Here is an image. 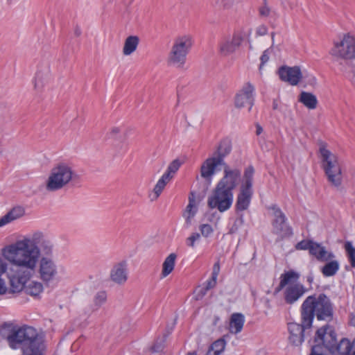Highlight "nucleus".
<instances>
[{
    "label": "nucleus",
    "mask_w": 355,
    "mask_h": 355,
    "mask_svg": "<svg viewBox=\"0 0 355 355\" xmlns=\"http://www.w3.org/2000/svg\"><path fill=\"white\" fill-rule=\"evenodd\" d=\"M50 78L49 67L46 65L44 69H38L35 74L34 87L35 89L40 90L48 83Z\"/></svg>",
    "instance_id": "23"
},
{
    "label": "nucleus",
    "mask_w": 355,
    "mask_h": 355,
    "mask_svg": "<svg viewBox=\"0 0 355 355\" xmlns=\"http://www.w3.org/2000/svg\"><path fill=\"white\" fill-rule=\"evenodd\" d=\"M76 34H77L78 35H80V32H79V31H76Z\"/></svg>",
    "instance_id": "59"
},
{
    "label": "nucleus",
    "mask_w": 355,
    "mask_h": 355,
    "mask_svg": "<svg viewBox=\"0 0 355 355\" xmlns=\"http://www.w3.org/2000/svg\"><path fill=\"white\" fill-rule=\"evenodd\" d=\"M271 37H272V40L273 42L274 41V37H275V33H271Z\"/></svg>",
    "instance_id": "55"
},
{
    "label": "nucleus",
    "mask_w": 355,
    "mask_h": 355,
    "mask_svg": "<svg viewBox=\"0 0 355 355\" xmlns=\"http://www.w3.org/2000/svg\"><path fill=\"white\" fill-rule=\"evenodd\" d=\"M348 259L352 267L355 268V255H351L348 257Z\"/></svg>",
    "instance_id": "52"
},
{
    "label": "nucleus",
    "mask_w": 355,
    "mask_h": 355,
    "mask_svg": "<svg viewBox=\"0 0 355 355\" xmlns=\"http://www.w3.org/2000/svg\"><path fill=\"white\" fill-rule=\"evenodd\" d=\"M319 152L328 181L332 185L339 187L342 183V172L336 155L329 150L324 143L320 144Z\"/></svg>",
    "instance_id": "6"
},
{
    "label": "nucleus",
    "mask_w": 355,
    "mask_h": 355,
    "mask_svg": "<svg viewBox=\"0 0 355 355\" xmlns=\"http://www.w3.org/2000/svg\"><path fill=\"white\" fill-rule=\"evenodd\" d=\"M330 322L334 318V304L324 293L308 296L301 306V319L305 327H311L314 317Z\"/></svg>",
    "instance_id": "3"
},
{
    "label": "nucleus",
    "mask_w": 355,
    "mask_h": 355,
    "mask_svg": "<svg viewBox=\"0 0 355 355\" xmlns=\"http://www.w3.org/2000/svg\"><path fill=\"white\" fill-rule=\"evenodd\" d=\"M250 201H237L236 208L237 211H244L248 208Z\"/></svg>",
    "instance_id": "43"
},
{
    "label": "nucleus",
    "mask_w": 355,
    "mask_h": 355,
    "mask_svg": "<svg viewBox=\"0 0 355 355\" xmlns=\"http://www.w3.org/2000/svg\"><path fill=\"white\" fill-rule=\"evenodd\" d=\"M345 250L347 254V257L355 255V248L352 245L350 241H347L345 243Z\"/></svg>",
    "instance_id": "42"
},
{
    "label": "nucleus",
    "mask_w": 355,
    "mask_h": 355,
    "mask_svg": "<svg viewBox=\"0 0 355 355\" xmlns=\"http://www.w3.org/2000/svg\"><path fill=\"white\" fill-rule=\"evenodd\" d=\"M107 301V294L105 291L97 292L93 298V302L91 305L92 311L98 310Z\"/></svg>",
    "instance_id": "31"
},
{
    "label": "nucleus",
    "mask_w": 355,
    "mask_h": 355,
    "mask_svg": "<svg viewBox=\"0 0 355 355\" xmlns=\"http://www.w3.org/2000/svg\"><path fill=\"white\" fill-rule=\"evenodd\" d=\"M299 278V273L294 270L285 272L280 276V282L276 290L279 292L285 288L284 296L286 304H294L307 292L304 286L297 282Z\"/></svg>",
    "instance_id": "5"
},
{
    "label": "nucleus",
    "mask_w": 355,
    "mask_h": 355,
    "mask_svg": "<svg viewBox=\"0 0 355 355\" xmlns=\"http://www.w3.org/2000/svg\"><path fill=\"white\" fill-rule=\"evenodd\" d=\"M311 327H305L304 324L302 322V324L296 322H289L288 324V330L289 332V341L294 345H300L304 341V333L306 329H309Z\"/></svg>",
    "instance_id": "17"
},
{
    "label": "nucleus",
    "mask_w": 355,
    "mask_h": 355,
    "mask_svg": "<svg viewBox=\"0 0 355 355\" xmlns=\"http://www.w3.org/2000/svg\"><path fill=\"white\" fill-rule=\"evenodd\" d=\"M208 291H209V289H207V288L205 286H204L200 288V290L198 292V295L200 296V297H202L203 296H205L207 294Z\"/></svg>",
    "instance_id": "50"
},
{
    "label": "nucleus",
    "mask_w": 355,
    "mask_h": 355,
    "mask_svg": "<svg viewBox=\"0 0 355 355\" xmlns=\"http://www.w3.org/2000/svg\"><path fill=\"white\" fill-rule=\"evenodd\" d=\"M201 234L205 237H208L213 232V228L209 224H202L200 226Z\"/></svg>",
    "instance_id": "41"
},
{
    "label": "nucleus",
    "mask_w": 355,
    "mask_h": 355,
    "mask_svg": "<svg viewBox=\"0 0 355 355\" xmlns=\"http://www.w3.org/2000/svg\"><path fill=\"white\" fill-rule=\"evenodd\" d=\"M241 176L240 168L225 166L223 175L217 182L210 200H233L234 191Z\"/></svg>",
    "instance_id": "4"
},
{
    "label": "nucleus",
    "mask_w": 355,
    "mask_h": 355,
    "mask_svg": "<svg viewBox=\"0 0 355 355\" xmlns=\"http://www.w3.org/2000/svg\"><path fill=\"white\" fill-rule=\"evenodd\" d=\"M243 37L239 33H234L232 37L223 40L219 44V52L223 56L234 53L240 46Z\"/></svg>",
    "instance_id": "15"
},
{
    "label": "nucleus",
    "mask_w": 355,
    "mask_h": 355,
    "mask_svg": "<svg viewBox=\"0 0 355 355\" xmlns=\"http://www.w3.org/2000/svg\"><path fill=\"white\" fill-rule=\"evenodd\" d=\"M232 201H208V205L209 208L214 209L217 208L220 212H223L232 205Z\"/></svg>",
    "instance_id": "36"
},
{
    "label": "nucleus",
    "mask_w": 355,
    "mask_h": 355,
    "mask_svg": "<svg viewBox=\"0 0 355 355\" xmlns=\"http://www.w3.org/2000/svg\"><path fill=\"white\" fill-rule=\"evenodd\" d=\"M310 355H326L323 352V348L319 345H315L311 348V352Z\"/></svg>",
    "instance_id": "44"
},
{
    "label": "nucleus",
    "mask_w": 355,
    "mask_h": 355,
    "mask_svg": "<svg viewBox=\"0 0 355 355\" xmlns=\"http://www.w3.org/2000/svg\"><path fill=\"white\" fill-rule=\"evenodd\" d=\"M314 243L313 241H306L303 240L299 243H297L295 245V248L297 250H309L310 252L311 247L312 246V244Z\"/></svg>",
    "instance_id": "39"
},
{
    "label": "nucleus",
    "mask_w": 355,
    "mask_h": 355,
    "mask_svg": "<svg viewBox=\"0 0 355 355\" xmlns=\"http://www.w3.org/2000/svg\"><path fill=\"white\" fill-rule=\"evenodd\" d=\"M268 33V28L265 26H260L257 28L256 33L258 35L263 36L266 35Z\"/></svg>",
    "instance_id": "48"
},
{
    "label": "nucleus",
    "mask_w": 355,
    "mask_h": 355,
    "mask_svg": "<svg viewBox=\"0 0 355 355\" xmlns=\"http://www.w3.org/2000/svg\"><path fill=\"white\" fill-rule=\"evenodd\" d=\"M235 230L233 229V227L231 229L230 232L233 233Z\"/></svg>",
    "instance_id": "56"
},
{
    "label": "nucleus",
    "mask_w": 355,
    "mask_h": 355,
    "mask_svg": "<svg viewBox=\"0 0 355 355\" xmlns=\"http://www.w3.org/2000/svg\"><path fill=\"white\" fill-rule=\"evenodd\" d=\"M182 162H181L179 159H175L173 160L167 167L166 172L163 174L165 176H167L168 178L172 180L179 170L180 167L182 166Z\"/></svg>",
    "instance_id": "34"
},
{
    "label": "nucleus",
    "mask_w": 355,
    "mask_h": 355,
    "mask_svg": "<svg viewBox=\"0 0 355 355\" xmlns=\"http://www.w3.org/2000/svg\"><path fill=\"white\" fill-rule=\"evenodd\" d=\"M329 352L332 355H355V338L351 342L343 338L333 346Z\"/></svg>",
    "instance_id": "19"
},
{
    "label": "nucleus",
    "mask_w": 355,
    "mask_h": 355,
    "mask_svg": "<svg viewBox=\"0 0 355 355\" xmlns=\"http://www.w3.org/2000/svg\"><path fill=\"white\" fill-rule=\"evenodd\" d=\"M244 322L245 318L243 314L239 313H233L230 321V332L234 334L240 333L243 329Z\"/></svg>",
    "instance_id": "24"
},
{
    "label": "nucleus",
    "mask_w": 355,
    "mask_h": 355,
    "mask_svg": "<svg viewBox=\"0 0 355 355\" xmlns=\"http://www.w3.org/2000/svg\"><path fill=\"white\" fill-rule=\"evenodd\" d=\"M322 268V272L325 277L334 275L339 270V263L336 260H329Z\"/></svg>",
    "instance_id": "32"
},
{
    "label": "nucleus",
    "mask_w": 355,
    "mask_h": 355,
    "mask_svg": "<svg viewBox=\"0 0 355 355\" xmlns=\"http://www.w3.org/2000/svg\"><path fill=\"white\" fill-rule=\"evenodd\" d=\"M275 219L272 221V232L278 236L280 239L292 235L291 227L286 223V216L282 211L275 205L268 207Z\"/></svg>",
    "instance_id": "11"
},
{
    "label": "nucleus",
    "mask_w": 355,
    "mask_h": 355,
    "mask_svg": "<svg viewBox=\"0 0 355 355\" xmlns=\"http://www.w3.org/2000/svg\"><path fill=\"white\" fill-rule=\"evenodd\" d=\"M254 174V168L252 166H248L245 169L236 200H250L252 198Z\"/></svg>",
    "instance_id": "12"
},
{
    "label": "nucleus",
    "mask_w": 355,
    "mask_h": 355,
    "mask_svg": "<svg viewBox=\"0 0 355 355\" xmlns=\"http://www.w3.org/2000/svg\"><path fill=\"white\" fill-rule=\"evenodd\" d=\"M309 253L322 262L328 261L335 257L332 252L327 251L325 247L316 242L312 244Z\"/></svg>",
    "instance_id": "21"
},
{
    "label": "nucleus",
    "mask_w": 355,
    "mask_h": 355,
    "mask_svg": "<svg viewBox=\"0 0 355 355\" xmlns=\"http://www.w3.org/2000/svg\"><path fill=\"white\" fill-rule=\"evenodd\" d=\"M263 132V128L259 124H256V134L257 135H259Z\"/></svg>",
    "instance_id": "53"
},
{
    "label": "nucleus",
    "mask_w": 355,
    "mask_h": 355,
    "mask_svg": "<svg viewBox=\"0 0 355 355\" xmlns=\"http://www.w3.org/2000/svg\"><path fill=\"white\" fill-rule=\"evenodd\" d=\"M279 78L282 80L296 85L302 78V73L298 67H282L279 70Z\"/></svg>",
    "instance_id": "18"
},
{
    "label": "nucleus",
    "mask_w": 355,
    "mask_h": 355,
    "mask_svg": "<svg viewBox=\"0 0 355 355\" xmlns=\"http://www.w3.org/2000/svg\"><path fill=\"white\" fill-rule=\"evenodd\" d=\"M269 49H266L263 51L262 55L261 56V64L259 67V70H261L262 67L269 60Z\"/></svg>",
    "instance_id": "45"
},
{
    "label": "nucleus",
    "mask_w": 355,
    "mask_h": 355,
    "mask_svg": "<svg viewBox=\"0 0 355 355\" xmlns=\"http://www.w3.org/2000/svg\"><path fill=\"white\" fill-rule=\"evenodd\" d=\"M110 278L118 284H123L127 281L128 272L125 262H121L114 266L110 272Z\"/></svg>",
    "instance_id": "20"
},
{
    "label": "nucleus",
    "mask_w": 355,
    "mask_h": 355,
    "mask_svg": "<svg viewBox=\"0 0 355 355\" xmlns=\"http://www.w3.org/2000/svg\"><path fill=\"white\" fill-rule=\"evenodd\" d=\"M232 150L231 143L229 140L224 139L221 141L216 149L211 156L217 162L220 161V164H222L223 168L225 166H228L224 161L225 157L229 155Z\"/></svg>",
    "instance_id": "22"
},
{
    "label": "nucleus",
    "mask_w": 355,
    "mask_h": 355,
    "mask_svg": "<svg viewBox=\"0 0 355 355\" xmlns=\"http://www.w3.org/2000/svg\"><path fill=\"white\" fill-rule=\"evenodd\" d=\"M205 196L204 195H201V196H199L198 198H204Z\"/></svg>",
    "instance_id": "57"
},
{
    "label": "nucleus",
    "mask_w": 355,
    "mask_h": 355,
    "mask_svg": "<svg viewBox=\"0 0 355 355\" xmlns=\"http://www.w3.org/2000/svg\"><path fill=\"white\" fill-rule=\"evenodd\" d=\"M225 345L224 339H218L210 345L206 355H220L225 348Z\"/></svg>",
    "instance_id": "30"
},
{
    "label": "nucleus",
    "mask_w": 355,
    "mask_h": 355,
    "mask_svg": "<svg viewBox=\"0 0 355 355\" xmlns=\"http://www.w3.org/2000/svg\"><path fill=\"white\" fill-rule=\"evenodd\" d=\"M24 209L21 206L13 207L7 214L0 218V227L22 216Z\"/></svg>",
    "instance_id": "27"
},
{
    "label": "nucleus",
    "mask_w": 355,
    "mask_h": 355,
    "mask_svg": "<svg viewBox=\"0 0 355 355\" xmlns=\"http://www.w3.org/2000/svg\"><path fill=\"white\" fill-rule=\"evenodd\" d=\"M36 274L44 283L53 282L58 275V266L56 261L51 257H42L37 263L36 270L28 278V281Z\"/></svg>",
    "instance_id": "9"
},
{
    "label": "nucleus",
    "mask_w": 355,
    "mask_h": 355,
    "mask_svg": "<svg viewBox=\"0 0 355 355\" xmlns=\"http://www.w3.org/2000/svg\"><path fill=\"white\" fill-rule=\"evenodd\" d=\"M216 281L217 278H214L213 277H211L210 279L206 282L205 286L207 288V289L210 290L216 286Z\"/></svg>",
    "instance_id": "47"
},
{
    "label": "nucleus",
    "mask_w": 355,
    "mask_h": 355,
    "mask_svg": "<svg viewBox=\"0 0 355 355\" xmlns=\"http://www.w3.org/2000/svg\"><path fill=\"white\" fill-rule=\"evenodd\" d=\"M259 15L263 17H267L270 16L272 14H275V12L272 11L266 3H264L263 6H261L259 8Z\"/></svg>",
    "instance_id": "38"
},
{
    "label": "nucleus",
    "mask_w": 355,
    "mask_h": 355,
    "mask_svg": "<svg viewBox=\"0 0 355 355\" xmlns=\"http://www.w3.org/2000/svg\"><path fill=\"white\" fill-rule=\"evenodd\" d=\"M254 86L250 83H245L236 94L235 107L237 108L248 107L250 112L254 105Z\"/></svg>",
    "instance_id": "14"
},
{
    "label": "nucleus",
    "mask_w": 355,
    "mask_h": 355,
    "mask_svg": "<svg viewBox=\"0 0 355 355\" xmlns=\"http://www.w3.org/2000/svg\"><path fill=\"white\" fill-rule=\"evenodd\" d=\"M1 328L9 331L6 340L12 349H21L22 355H43L44 339L35 328L16 327L11 322H4Z\"/></svg>",
    "instance_id": "2"
},
{
    "label": "nucleus",
    "mask_w": 355,
    "mask_h": 355,
    "mask_svg": "<svg viewBox=\"0 0 355 355\" xmlns=\"http://www.w3.org/2000/svg\"><path fill=\"white\" fill-rule=\"evenodd\" d=\"M172 180L168 178L167 176L162 175V177L158 180L157 184L153 189L154 198H157L166 184L170 182Z\"/></svg>",
    "instance_id": "33"
},
{
    "label": "nucleus",
    "mask_w": 355,
    "mask_h": 355,
    "mask_svg": "<svg viewBox=\"0 0 355 355\" xmlns=\"http://www.w3.org/2000/svg\"><path fill=\"white\" fill-rule=\"evenodd\" d=\"M74 172L67 164L61 162L55 165L51 170L46 181V189L55 191L67 186L72 180Z\"/></svg>",
    "instance_id": "7"
},
{
    "label": "nucleus",
    "mask_w": 355,
    "mask_h": 355,
    "mask_svg": "<svg viewBox=\"0 0 355 355\" xmlns=\"http://www.w3.org/2000/svg\"><path fill=\"white\" fill-rule=\"evenodd\" d=\"M140 39L137 35H130L124 41L122 52L124 55H130L137 49Z\"/></svg>",
    "instance_id": "25"
},
{
    "label": "nucleus",
    "mask_w": 355,
    "mask_h": 355,
    "mask_svg": "<svg viewBox=\"0 0 355 355\" xmlns=\"http://www.w3.org/2000/svg\"><path fill=\"white\" fill-rule=\"evenodd\" d=\"M199 202L200 201H189L188 205L182 213V216L185 219L187 227L191 225L192 219L198 211Z\"/></svg>",
    "instance_id": "26"
},
{
    "label": "nucleus",
    "mask_w": 355,
    "mask_h": 355,
    "mask_svg": "<svg viewBox=\"0 0 355 355\" xmlns=\"http://www.w3.org/2000/svg\"><path fill=\"white\" fill-rule=\"evenodd\" d=\"M299 102L310 110H314L318 105L316 96L310 92H302L298 98Z\"/></svg>",
    "instance_id": "28"
},
{
    "label": "nucleus",
    "mask_w": 355,
    "mask_h": 355,
    "mask_svg": "<svg viewBox=\"0 0 355 355\" xmlns=\"http://www.w3.org/2000/svg\"><path fill=\"white\" fill-rule=\"evenodd\" d=\"M187 355H197V352L196 351L188 352Z\"/></svg>",
    "instance_id": "54"
},
{
    "label": "nucleus",
    "mask_w": 355,
    "mask_h": 355,
    "mask_svg": "<svg viewBox=\"0 0 355 355\" xmlns=\"http://www.w3.org/2000/svg\"><path fill=\"white\" fill-rule=\"evenodd\" d=\"M53 250V242L42 232H36L10 244L7 254L9 259L19 266L23 278L27 283L36 270L40 259L42 257L52 258Z\"/></svg>",
    "instance_id": "1"
},
{
    "label": "nucleus",
    "mask_w": 355,
    "mask_h": 355,
    "mask_svg": "<svg viewBox=\"0 0 355 355\" xmlns=\"http://www.w3.org/2000/svg\"><path fill=\"white\" fill-rule=\"evenodd\" d=\"M165 341L166 338L162 337L161 338H158L155 342L154 345L151 347V350L153 352H162L165 347Z\"/></svg>",
    "instance_id": "37"
},
{
    "label": "nucleus",
    "mask_w": 355,
    "mask_h": 355,
    "mask_svg": "<svg viewBox=\"0 0 355 355\" xmlns=\"http://www.w3.org/2000/svg\"><path fill=\"white\" fill-rule=\"evenodd\" d=\"M8 3H10L11 0H6Z\"/></svg>",
    "instance_id": "58"
},
{
    "label": "nucleus",
    "mask_w": 355,
    "mask_h": 355,
    "mask_svg": "<svg viewBox=\"0 0 355 355\" xmlns=\"http://www.w3.org/2000/svg\"><path fill=\"white\" fill-rule=\"evenodd\" d=\"M334 56L343 59H352L355 58V37L346 35L340 42L335 43L331 50Z\"/></svg>",
    "instance_id": "10"
},
{
    "label": "nucleus",
    "mask_w": 355,
    "mask_h": 355,
    "mask_svg": "<svg viewBox=\"0 0 355 355\" xmlns=\"http://www.w3.org/2000/svg\"><path fill=\"white\" fill-rule=\"evenodd\" d=\"M200 238V235L198 233H192L190 236L186 239L187 245L194 248L196 241H198Z\"/></svg>",
    "instance_id": "40"
},
{
    "label": "nucleus",
    "mask_w": 355,
    "mask_h": 355,
    "mask_svg": "<svg viewBox=\"0 0 355 355\" xmlns=\"http://www.w3.org/2000/svg\"><path fill=\"white\" fill-rule=\"evenodd\" d=\"M220 263H219V261H217L213 266L211 277H213L214 278H218V275L220 272Z\"/></svg>",
    "instance_id": "46"
},
{
    "label": "nucleus",
    "mask_w": 355,
    "mask_h": 355,
    "mask_svg": "<svg viewBox=\"0 0 355 355\" xmlns=\"http://www.w3.org/2000/svg\"><path fill=\"white\" fill-rule=\"evenodd\" d=\"M26 293L33 296L38 295L43 290L41 282H32L26 287Z\"/></svg>",
    "instance_id": "35"
},
{
    "label": "nucleus",
    "mask_w": 355,
    "mask_h": 355,
    "mask_svg": "<svg viewBox=\"0 0 355 355\" xmlns=\"http://www.w3.org/2000/svg\"><path fill=\"white\" fill-rule=\"evenodd\" d=\"M177 255L171 253L164 261L161 275L162 277H167L174 269Z\"/></svg>",
    "instance_id": "29"
},
{
    "label": "nucleus",
    "mask_w": 355,
    "mask_h": 355,
    "mask_svg": "<svg viewBox=\"0 0 355 355\" xmlns=\"http://www.w3.org/2000/svg\"><path fill=\"white\" fill-rule=\"evenodd\" d=\"M192 44L191 35H184L176 37L168 54V64L176 68L183 69Z\"/></svg>",
    "instance_id": "8"
},
{
    "label": "nucleus",
    "mask_w": 355,
    "mask_h": 355,
    "mask_svg": "<svg viewBox=\"0 0 355 355\" xmlns=\"http://www.w3.org/2000/svg\"><path fill=\"white\" fill-rule=\"evenodd\" d=\"M315 345L325 347L329 352L336 344V333L334 329L326 324L317 330L315 337Z\"/></svg>",
    "instance_id": "13"
},
{
    "label": "nucleus",
    "mask_w": 355,
    "mask_h": 355,
    "mask_svg": "<svg viewBox=\"0 0 355 355\" xmlns=\"http://www.w3.org/2000/svg\"><path fill=\"white\" fill-rule=\"evenodd\" d=\"M218 166H222L220 164V161L217 162L212 157H208L202 162L200 166V177L206 182L207 184V188L211 184L213 177L216 173V167Z\"/></svg>",
    "instance_id": "16"
},
{
    "label": "nucleus",
    "mask_w": 355,
    "mask_h": 355,
    "mask_svg": "<svg viewBox=\"0 0 355 355\" xmlns=\"http://www.w3.org/2000/svg\"><path fill=\"white\" fill-rule=\"evenodd\" d=\"M349 323L352 326L355 327V313L350 314Z\"/></svg>",
    "instance_id": "51"
},
{
    "label": "nucleus",
    "mask_w": 355,
    "mask_h": 355,
    "mask_svg": "<svg viewBox=\"0 0 355 355\" xmlns=\"http://www.w3.org/2000/svg\"><path fill=\"white\" fill-rule=\"evenodd\" d=\"M121 132V128L119 127H112L110 132H108L109 135L112 137H116Z\"/></svg>",
    "instance_id": "49"
}]
</instances>
